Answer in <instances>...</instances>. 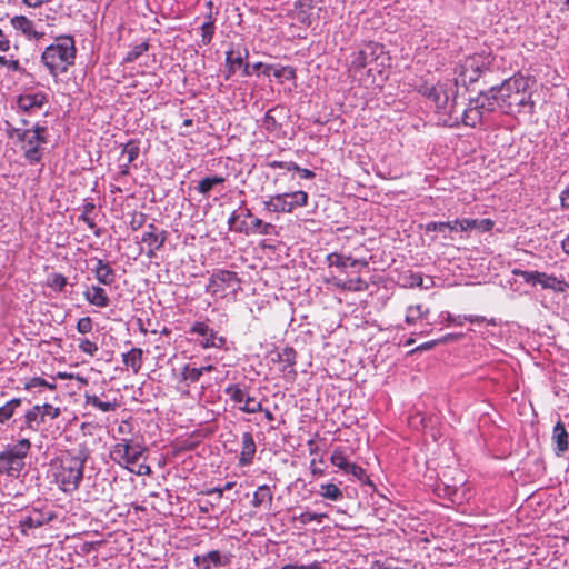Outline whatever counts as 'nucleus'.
<instances>
[{
	"label": "nucleus",
	"mask_w": 569,
	"mask_h": 569,
	"mask_svg": "<svg viewBox=\"0 0 569 569\" xmlns=\"http://www.w3.org/2000/svg\"><path fill=\"white\" fill-rule=\"evenodd\" d=\"M488 91L496 110H500L505 114H516L522 111L533 112L535 103L531 99L528 79L520 74L505 80L500 86L491 87Z\"/></svg>",
	"instance_id": "1"
},
{
	"label": "nucleus",
	"mask_w": 569,
	"mask_h": 569,
	"mask_svg": "<svg viewBox=\"0 0 569 569\" xmlns=\"http://www.w3.org/2000/svg\"><path fill=\"white\" fill-rule=\"evenodd\" d=\"M88 458V449L80 446L78 449L66 451L57 459L54 478L63 492H73L79 488Z\"/></svg>",
	"instance_id": "2"
},
{
	"label": "nucleus",
	"mask_w": 569,
	"mask_h": 569,
	"mask_svg": "<svg viewBox=\"0 0 569 569\" xmlns=\"http://www.w3.org/2000/svg\"><path fill=\"white\" fill-rule=\"evenodd\" d=\"M76 46L71 36L60 38L48 46L41 54V60L49 73L57 77L64 73L74 63Z\"/></svg>",
	"instance_id": "3"
},
{
	"label": "nucleus",
	"mask_w": 569,
	"mask_h": 569,
	"mask_svg": "<svg viewBox=\"0 0 569 569\" xmlns=\"http://www.w3.org/2000/svg\"><path fill=\"white\" fill-rule=\"evenodd\" d=\"M390 58L385 52L382 44L369 42L353 54L351 60L352 70L369 69V72H381L379 67H385Z\"/></svg>",
	"instance_id": "4"
},
{
	"label": "nucleus",
	"mask_w": 569,
	"mask_h": 569,
	"mask_svg": "<svg viewBox=\"0 0 569 569\" xmlns=\"http://www.w3.org/2000/svg\"><path fill=\"white\" fill-rule=\"evenodd\" d=\"M19 142L23 150V156L30 164L40 162L43 154L41 144L48 142L47 128L36 124L32 129H24Z\"/></svg>",
	"instance_id": "5"
},
{
	"label": "nucleus",
	"mask_w": 569,
	"mask_h": 569,
	"mask_svg": "<svg viewBox=\"0 0 569 569\" xmlns=\"http://www.w3.org/2000/svg\"><path fill=\"white\" fill-rule=\"evenodd\" d=\"M30 447L29 439H21L14 446H8L4 451L0 452L2 472L9 477L18 478L24 467L23 459L27 457Z\"/></svg>",
	"instance_id": "6"
},
{
	"label": "nucleus",
	"mask_w": 569,
	"mask_h": 569,
	"mask_svg": "<svg viewBox=\"0 0 569 569\" xmlns=\"http://www.w3.org/2000/svg\"><path fill=\"white\" fill-rule=\"evenodd\" d=\"M308 198V193L302 190L279 193L269 197V199L263 202V207L268 212L289 213L292 212L296 208L307 206Z\"/></svg>",
	"instance_id": "7"
},
{
	"label": "nucleus",
	"mask_w": 569,
	"mask_h": 569,
	"mask_svg": "<svg viewBox=\"0 0 569 569\" xmlns=\"http://www.w3.org/2000/svg\"><path fill=\"white\" fill-rule=\"evenodd\" d=\"M495 111L497 110L489 91L480 92L477 98L470 100L468 108L463 111L462 122L467 127L476 128L487 114Z\"/></svg>",
	"instance_id": "8"
},
{
	"label": "nucleus",
	"mask_w": 569,
	"mask_h": 569,
	"mask_svg": "<svg viewBox=\"0 0 569 569\" xmlns=\"http://www.w3.org/2000/svg\"><path fill=\"white\" fill-rule=\"evenodd\" d=\"M144 450L146 448L139 442L122 440L113 446L110 457L120 466L130 469V466L138 462Z\"/></svg>",
	"instance_id": "9"
},
{
	"label": "nucleus",
	"mask_w": 569,
	"mask_h": 569,
	"mask_svg": "<svg viewBox=\"0 0 569 569\" xmlns=\"http://www.w3.org/2000/svg\"><path fill=\"white\" fill-rule=\"evenodd\" d=\"M515 274L521 277L526 283H539L543 289H550L555 292H566L569 289V283L563 278H557L552 274H547L539 271L515 270Z\"/></svg>",
	"instance_id": "10"
},
{
	"label": "nucleus",
	"mask_w": 569,
	"mask_h": 569,
	"mask_svg": "<svg viewBox=\"0 0 569 569\" xmlns=\"http://www.w3.org/2000/svg\"><path fill=\"white\" fill-rule=\"evenodd\" d=\"M458 80L451 81L448 80L443 83H438L433 90V94L429 97V100L435 103V107L439 111H443L445 113L451 112V108H449L450 100H455L457 94Z\"/></svg>",
	"instance_id": "11"
},
{
	"label": "nucleus",
	"mask_w": 569,
	"mask_h": 569,
	"mask_svg": "<svg viewBox=\"0 0 569 569\" xmlns=\"http://www.w3.org/2000/svg\"><path fill=\"white\" fill-rule=\"evenodd\" d=\"M486 70L485 62L477 57H469L460 64L459 78L456 80L461 81L463 86L476 82Z\"/></svg>",
	"instance_id": "12"
},
{
	"label": "nucleus",
	"mask_w": 569,
	"mask_h": 569,
	"mask_svg": "<svg viewBox=\"0 0 569 569\" xmlns=\"http://www.w3.org/2000/svg\"><path fill=\"white\" fill-rule=\"evenodd\" d=\"M240 279L237 272L219 269L213 271L211 277L209 278V283L207 286V291H211L212 293H217L218 291H223L226 288H230L233 284H238Z\"/></svg>",
	"instance_id": "13"
},
{
	"label": "nucleus",
	"mask_w": 569,
	"mask_h": 569,
	"mask_svg": "<svg viewBox=\"0 0 569 569\" xmlns=\"http://www.w3.org/2000/svg\"><path fill=\"white\" fill-rule=\"evenodd\" d=\"M232 555L221 553L219 550H211L206 555H197L193 562L201 569H212L230 565Z\"/></svg>",
	"instance_id": "14"
},
{
	"label": "nucleus",
	"mask_w": 569,
	"mask_h": 569,
	"mask_svg": "<svg viewBox=\"0 0 569 569\" xmlns=\"http://www.w3.org/2000/svg\"><path fill=\"white\" fill-rule=\"evenodd\" d=\"M48 102L47 93L42 91L22 93L17 98V107L19 111L32 113L41 109Z\"/></svg>",
	"instance_id": "15"
},
{
	"label": "nucleus",
	"mask_w": 569,
	"mask_h": 569,
	"mask_svg": "<svg viewBox=\"0 0 569 569\" xmlns=\"http://www.w3.org/2000/svg\"><path fill=\"white\" fill-rule=\"evenodd\" d=\"M227 73L226 79H230L238 70H241L243 77L251 76L250 64L244 63L243 56L240 51L230 49L226 54Z\"/></svg>",
	"instance_id": "16"
},
{
	"label": "nucleus",
	"mask_w": 569,
	"mask_h": 569,
	"mask_svg": "<svg viewBox=\"0 0 569 569\" xmlns=\"http://www.w3.org/2000/svg\"><path fill=\"white\" fill-rule=\"evenodd\" d=\"M10 23L14 30L20 31L28 39L39 40L42 37V33L36 30L34 22L26 16H14Z\"/></svg>",
	"instance_id": "17"
},
{
	"label": "nucleus",
	"mask_w": 569,
	"mask_h": 569,
	"mask_svg": "<svg viewBox=\"0 0 569 569\" xmlns=\"http://www.w3.org/2000/svg\"><path fill=\"white\" fill-rule=\"evenodd\" d=\"M167 240V231L162 230L160 232L146 231L141 238V241L147 244L148 258H154L156 252L161 249Z\"/></svg>",
	"instance_id": "18"
},
{
	"label": "nucleus",
	"mask_w": 569,
	"mask_h": 569,
	"mask_svg": "<svg viewBox=\"0 0 569 569\" xmlns=\"http://www.w3.org/2000/svg\"><path fill=\"white\" fill-rule=\"evenodd\" d=\"M83 297L90 305L98 308H106L110 303V298L106 290L97 284L87 287L83 291Z\"/></svg>",
	"instance_id": "19"
},
{
	"label": "nucleus",
	"mask_w": 569,
	"mask_h": 569,
	"mask_svg": "<svg viewBox=\"0 0 569 569\" xmlns=\"http://www.w3.org/2000/svg\"><path fill=\"white\" fill-rule=\"evenodd\" d=\"M257 451L256 442L251 432H244L241 440V452L239 456V466L246 467L252 463Z\"/></svg>",
	"instance_id": "20"
},
{
	"label": "nucleus",
	"mask_w": 569,
	"mask_h": 569,
	"mask_svg": "<svg viewBox=\"0 0 569 569\" xmlns=\"http://www.w3.org/2000/svg\"><path fill=\"white\" fill-rule=\"evenodd\" d=\"M53 519L51 512H42L39 509H33L29 516L20 520V526L24 532L27 529L39 528Z\"/></svg>",
	"instance_id": "21"
},
{
	"label": "nucleus",
	"mask_w": 569,
	"mask_h": 569,
	"mask_svg": "<svg viewBox=\"0 0 569 569\" xmlns=\"http://www.w3.org/2000/svg\"><path fill=\"white\" fill-rule=\"evenodd\" d=\"M296 358H297L296 350L292 347H286L280 352H278L277 359H273V361H278L282 365L280 370L284 375H289L292 378H295L297 375L296 369H295Z\"/></svg>",
	"instance_id": "22"
},
{
	"label": "nucleus",
	"mask_w": 569,
	"mask_h": 569,
	"mask_svg": "<svg viewBox=\"0 0 569 569\" xmlns=\"http://www.w3.org/2000/svg\"><path fill=\"white\" fill-rule=\"evenodd\" d=\"M93 273L98 282L104 286H111L116 280L114 270L102 259H96Z\"/></svg>",
	"instance_id": "23"
},
{
	"label": "nucleus",
	"mask_w": 569,
	"mask_h": 569,
	"mask_svg": "<svg viewBox=\"0 0 569 569\" xmlns=\"http://www.w3.org/2000/svg\"><path fill=\"white\" fill-rule=\"evenodd\" d=\"M283 116V108L277 106L267 111L262 119L261 127L268 132H276L281 128V123L279 122V118Z\"/></svg>",
	"instance_id": "24"
},
{
	"label": "nucleus",
	"mask_w": 569,
	"mask_h": 569,
	"mask_svg": "<svg viewBox=\"0 0 569 569\" xmlns=\"http://www.w3.org/2000/svg\"><path fill=\"white\" fill-rule=\"evenodd\" d=\"M552 440L556 443V453L558 456L568 450V432L561 421H558L553 427Z\"/></svg>",
	"instance_id": "25"
},
{
	"label": "nucleus",
	"mask_w": 569,
	"mask_h": 569,
	"mask_svg": "<svg viewBox=\"0 0 569 569\" xmlns=\"http://www.w3.org/2000/svg\"><path fill=\"white\" fill-rule=\"evenodd\" d=\"M262 74L264 76H273L276 79L280 81L292 80L296 78V71L291 67H282V66H273L268 64L263 67Z\"/></svg>",
	"instance_id": "26"
},
{
	"label": "nucleus",
	"mask_w": 569,
	"mask_h": 569,
	"mask_svg": "<svg viewBox=\"0 0 569 569\" xmlns=\"http://www.w3.org/2000/svg\"><path fill=\"white\" fill-rule=\"evenodd\" d=\"M272 499L273 493L270 487L268 485H261L254 491L251 503L254 508H261L262 506L267 505L268 509H270Z\"/></svg>",
	"instance_id": "27"
},
{
	"label": "nucleus",
	"mask_w": 569,
	"mask_h": 569,
	"mask_svg": "<svg viewBox=\"0 0 569 569\" xmlns=\"http://www.w3.org/2000/svg\"><path fill=\"white\" fill-rule=\"evenodd\" d=\"M142 349L132 348L130 351L122 355V361L127 367H130L134 373H138L142 367Z\"/></svg>",
	"instance_id": "28"
},
{
	"label": "nucleus",
	"mask_w": 569,
	"mask_h": 569,
	"mask_svg": "<svg viewBox=\"0 0 569 569\" xmlns=\"http://www.w3.org/2000/svg\"><path fill=\"white\" fill-rule=\"evenodd\" d=\"M44 422H46V420L43 418L40 405L33 406L24 415V423L28 429L36 431V430H38V427Z\"/></svg>",
	"instance_id": "29"
},
{
	"label": "nucleus",
	"mask_w": 569,
	"mask_h": 569,
	"mask_svg": "<svg viewBox=\"0 0 569 569\" xmlns=\"http://www.w3.org/2000/svg\"><path fill=\"white\" fill-rule=\"evenodd\" d=\"M226 182V178L222 176H212V177H204L201 179L196 187V190L204 196L209 197L210 191L218 184H223Z\"/></svg>",
	"instance_id": "30"
},
{
	"label": "nucleus",
	"mask_w": 569,
	"mask_h": 569,
	"mask_svg": "<svg viewBox=\"0 0 569 569\" xmlns=\"http://www.w3.org/2000/svg\"><path fill=\"white\" fill-rule=\"evenodd\" d=\"M429 315V309L422 305H411L407 308L406 322L415 325L418 320L425 319Z\"/></svg>",
	"instance_id": "31"
},
{
	"label": "nucleus",
	"mask_w": 569,
	"mask_h": 569,
	"mask_svg": "<svg viewBox=\"0 0 569 569\" xmlns=\"http://www.w3.org/2000/svg\"><path fill=\"white\" fill-rule=\"evenodd\" d=\"M327 262L330 267L346 268L348 264L355 267L359 263L358 260L352 259L350 256H343L337 252L327 256Z\"/></svg>",
	"instance_id": "32"
},
{
	"label": "nucleus",
	"mask_w": 569,
	"mask_h": 569,
	"mask_svg": "<svg viewBox=\"0 0 569 569\" xmlns=\"http://www.w3.org/2000/svg\"><path fill=\"white\" fill-rule=\"evenodd\" d=\"M22 403V400L20 398H13L6 402L2 407H0V423H6L9 421L17 408H19Z\"/></svg>",
	"instance_id": "33"
},
{
	"label": "nucleus",
	"mask_w": 569,
	"mask_h": 569,
	"mask_svg": "<svg viewBox=\"0 0 569 569\" xmlns=\"http://www.w3.org/2000/svg\"><path fill=\"white\" fill-rule=\"evenodd\" d=\"M319 493L331 501H339L343 498L341 489L335 483H321Z\"/></svg>",
	"instance_id": "34"
},
{
	"label": "nucleus",
	"mask_w": 569,
	"mask_h": 569,
	"mask_svg": "<svg viewBox=\"0 0 569 569\" xmlns=\"http://www.w3.org/2000/svg\"><path fill=\"white\" fill-rule=\"evenodd\" d=\"M86 402L102 412L112 411L117 407V403L102 401L97 395H86Z\"/></svg>",
	"instance_id": "35"
},
{
	"label": "nucleus",
	"mask_w": 569,
	"mask_h": 569,
	"mask_svg": "<svg viewBox=\"0 0 569 569\" xmlns=\"http://www.w3.org/2000/svg\"><path fill=\"white\" fill-rule=\"evenodd\" d=\"M139 153V143L134 140H130L123 146L121 157L126 158L124 162L131 164L138 158Z\"/></svg>",
	"instance_id": "36"
},
{
	"label": "nucleus",
	"mask_w": 569,
	"mask_h": 569,
	"mask_svg": "<svg viewBox=\"0 0 569 569\" xmlns=\"http://www.w3.org/2000/svg\"><path fill=\"white\" fill-rule=\"evenodd\" d=\"M276 227L272 223L263 222L260 218H254L251 222L250 232L263 236H270L274 232Z\"/></svg>",
	"instance_id": "37"
},
{
	"label": "nucleus",
	"mask_w": 569,
	"mask_h": 569,
	"mask_svg": "<svg viewBox=\"0 0 569 569\" xmlns=\"http://www.w3.org/2000/svg\"><path fill=\"white\" fill-rule=\"evenodd\" d=\"M224 392L234 403H242L248 395L238 383L229 385L226 387Z\"/></svg>",
	"instance_id": "38"
},
{
	"label": "nucleus",
	"mask_w": 569,
	"mask_h": 569,
	"mask_svg": "<svg viewBox=\"0 0 569 569\" xmlns=\"http://www.w3.org/2000/svg\"><path fill=\"white\" fill-rule=\"evenodd\" d=\"M38 387L47 388L49 390H56L57 389V385L54 382H49V381H47L46 379H43L41 377H33V378L28 379L24 382L23 389L24 390H32L33 388H38Z\"/></svg>",
	"instance_id": "39"
},
{
	"label": "nucleus",
	"mask_w": 569,
	"mask_h": 569,
	"mask_svg": "<svg viewBox=\"0 0 569 569\" xmlns=\"http://www.w3.org/2000/svg\"><path fill=\"white\" fill-rule=\"evenodd\" d=\"M214 20L211 16H209L208 21L201 26V42L203 44H209L211 42L214 34Z\"/></svg>",
	"instance_id": "40"
},
{
	"label": "nucleus",
	"mask_w": 569,
	"mask_h": 569,
	"mask_svg": "<svg viewBox=\"0 0 569 569\" xmlns=\"http://www.w3.org/2000/svg\"><path fill=\"white\" fill-rule=\"evenodd\" d=\"M243 406H240L239 409L246 413H256L262 411L261 402L257 401L254 397L246 396Z\"/></svg>",
	"instance_id": "41"
},
{
	"label": "nucleus",
	"mask_w": 569,
	"mask_h": 569,
	"mask_svg": "<svg viewBox=\"0 0 569 569\" xmlns=\"http://www.w3.org/2000/svg\"><path fill=\"white\" fill-rule=\"evenodd\" d=\"M330 460L333 466L338 467L339 469H341L343 471H346V469L350 465L343 450H341L340 448H337L333 450Z\"/></svg>",
	"instance_id": "42"
},
{
	"label": "nucleus",
	"mask_w": 569,
	"mask_h": 569,
	"mask_svg": "<svg viewBox=\"0 0 569 569\" xmlns=\"http://www.w3.org/2000/svg\"><path fill=\"white\" fill-rule=\"evenodd\" d=\"M190 332L203 337V340L211 338V333H216L212 328L202 321L194 322L190 329Z\"/></svg>",
	"instance_id": "43"
},
{
	"label": "nucleus",
	"mask_w": 569,
	"mask_h": 569,
	"mask_svg": "<svg viewBox=\"0 0 569 569\" xmlns=\"http://www.w3.org/2000/svg\"><path fill=\"white\" fill-rule=\"evenodd\" d=\"M182 380L189 381L191 383L199 381L201 375V370L199 368L190 367L189 365H186L181 372Z\"/></svg>",
	"instance_id": "44"
},
{
	"label": "nucleus",
	"mask_w": 569,
	"mask_h": 569,
	"mask_svg": "<svg viewBox=\"0 0 569 569\" xmlns=\"http://www.w3.org/2000/svg\"><path fill=\"white\" fill-rule=\"evenodd\" d=\"M226 342H227L226 338L218 337L217 332H216V333H211V338H207L206 340H202L200 342V345L204 349H208V348H219L220 349V348H223Z\"/></svg>",
	"instance_id": "45"
},
{
	"label": "nucleus",
	"mask_w": 569,
	"mask_h": 569,
	"mask_svg": "<svg viewBox=\"0 0 569 569\" xmlns=\"http://www.w3.org/2000/svg\"><path fill=\"white\" fill-rule=\"evenodd\" d=\"M149 48L147 42H141L136 44L126 56L124 62H133L137 60L142 53H144Z\"/></svg>",
	"instance_id": "46"
},
{
	"label": "nucleus",
	"mask_w": 569,
	"mask_h": 569,
	"mask_svg": "<svg viewBox=\"0 0 569 569\" xmlns=\"http://www.w3.org/2000/svg\"><path fill=\"white\" fill-rule=\"evenodd\" d=\"M78 348L80 349V351L91 357H93L98 351L97 343L87 338L78 339Z\"/></svg>",
	"instance_id": "47"
},
{
	"label": "nucleus",
	"mask_w": 569,
	"mask_h": 569,
	"mask_svg": "<svg viewBox=\"0 0 569 569\" xmlns=\"http://www.w3.org/2000/svg\"><path fill=\"white\" fill-rule=\"evenodd\" d=\"M341 287L349 291H362L367 289L368 284L361 278L349 279L345 281Z\"/></svg>",
	"instance_id": "48"
},
{
	"label": "nucleus",
	"mask_w": 569,
	"mask_h": 569,
	"mask_svg": "<svg viewBox=\"0 0 569 569\" xmlns=\"http://www.w3.org/2000/svg\"><path fill=\"white\" fill-rule=\"evenodd\" d=\"M93 210H94V204L92 202H87L83 204L82 214L79 217V219L82 220L83 222H86L87 226L92 230L96 228V222L92 218L89 217V214Z\"/></svg>",
	"instance_id": "49"
},
{
	"label": "nucleus",
	"mask_w": 569,
	"mask_h": 569,
	"mask_svg": "<svg viewBox=\"0 0 569 569\" xmlns=\"http://www.w3.org/2000/svg\"><path fill=\"white\" fill-rule=\"evenodd\" d=\"M49 286L53 288L57 291H63L64 287L67 286V278L61 273H53L49 278Z\"/></svg>",
	"instance_id": "50"
},
{
	"label": "nucleus",
	"mask_w": 569,
	"mask_h": 569,
	"mask_svg": "<svg viewBox=\"0 0 569 569\" xmlns=\"http://www.w3.org/2000/svg\"><path fill=\"white\" fill-rule=\"evenodd\" d=\"M328 516L326 513H316V512H309V511H306V512H302L301 515H299L298 517V520L302 523V525H307L311 521H318V522H321L323 518H327Z\"/></svg>",
	"instance_id": "51"
},
{
	"label": "nucleus",
	"mask_w": 569,
	"mask_h": 569,
	"mask_svg": "<svg viewBox=\"0 0 569 569\" xmlns=\"http://www.w3.org/2000/svg\"><path fill=\"white\" fill-rule=\"evenodd\" d=\"M40 408L42 410L44 420L47 418L53 420V419H57L61 415L60 408L53 407L50 403H44V405L40 406Z\"/></svg>",
	"instance_id": "52"
},
{
	"label": "nucleus",
	"mask_w": 569,
	"mask_h": 569,
	"mask_svg": "<svg viewBox=\"0 0 569 569\" xmlns=\"http://www.w3.org/2000/svg\"><path fill=\"white\" fill-rule=\"evenodd\" d=\"M92 327V319L90 317H83L78 320L76 328L79 333L86 335L91 332Z\"/></svg>",
	"instance_id": "53"
},
{
	"label": "nucleus",
	"mask_w": 569,
	"mask_h": 569,
	"mask_svg": "<svg viewBox=\"0 0 569 569\" xmlns=\"http://www.w3.org/2000/svg\"><path fill=\"white\" fill-rule=\"evenodd\" d=\"M318 0H298L297 7L300 9L299 14L302 16V19L308 16L309 10L315 8Z\"/></svg>",
	"instance_id": "54"
},
{
	"label": "nucleus",
	"mask_w": 569,
	"mask_h": 569,
	"mask_svg": "<svg viewBox=\"0 0 569 569\" xmlns=\"http://www.w3.org/2000/svg\"><path fill=\"white\" fill-rule=\"evenodd\" d=\"M345 472L352 475L360 481H363V479L367 478L365 469L352 462H350L349 467L346 469Z\"/></svg>",
	"instance_id": "55"
},
{
	"label": "nucleus",
	"mask_w": 569,
	"mask_h": 569,
	"mask_svg": "<svg viewBox=\"0 0 569 569\" xmlns=\"http://www.w3.org/2000/svg\"><path fill=\"white\" fill-rule=\"evenodd\" d=\"M6 133L10 139H17L20 141L24 129L16 128L10 122L6 121Z\"/></svg>",
	"instance_id": "56"
},
{
	"label": "nucleus",
	"mask_w": 569,
	"mask_h": 569,
	"mask_svg": "<svg viewBox=\"0 0 569 569\" xmlns=\"http://www.w3.org/2000/svg\"><path fill=\"white\" fill-rule=\"evenodd\" d=\"M478 219H457L455 220V224H459L460 231H468L471 229H477Z\"/></svg>",
	"instance_id": "57"
},
{
	"label": "nucleus",
	"mask_w": 569,
	"mask_h": 569,
	"mask_svg": "<svg viewBox=\"0 0 569 569\" xmlns=\"http://www.w3.org/2000/svg\"><path fill=\"white\" fill-rule=\"evenodd\" d=\"M440 318H442L448 323H455L457 326H462L465 323L463 316H452L448 311L441 312Z\"/></svg>",
	"instance_id": "58"
},
{
	"label": "nucleus",
	"mask_w": 569,
	"mask_h": 569,
	"mask_svg": "<svg viewBox=\"0 0 569 569\" xmlns=\"http://www.w3.org/2000/svg\"><path fill=\"white\" fill-rule=\"evenodd\" d=\"M463 320L468 321L470 323H483L487 322L488 325L496 326V320L493 318L487 320L483 316H463Z\"/></svg>",
	"instance_id": "59"
},
{
	"label": "nucleus",
	"mask_w": 569,
	"mask_h": 569,
	"mask_svg": "<svg viewBox=\"0 0 569 569\" xmlns=\"http://www.w3.org/2000/svg\"><path fill=\"white\" fill-rule=\"evenodd\" d=\"M0 66L7 67L12 71H20V62L18 60H9L4 56H0Z\"/></svg>",
	"instance_id": "60"
},
{
	"label": "nucleus",
	"mask_w": 569,
	"mask_h": 569,
	"mask_svg": "<svg viewBox=\"0 0 569 569\" xmlns=\"http://www.w3.org/2000/svg\"><path fill=\"white\" fill-rule=\"evenodd\" d=\"M146 221V216L143 213H136L130 221V227L132 230L140 229Z\"/></svg>",
	"instance_id": "61"
},
{
	"label": "nucleus",
	"mask_w": 569,
	"mask_h": 569,
	"mask_svg": "<svg viewBox=\"0 0 569 569\" xmlns=\"http://www.w3.org/2000/svg\"><path fill=\"white\" fill-rule=\"evenodd\" d=\"M438 345H439V340L438 339L430 340L428 342L419 345L410 353H415V352H418V351H426V350L432 349L433 347H436Z\"/></svg>",
	"instance_id": "62"
},
{
	"label": "nucleus",
	"mask_w": 569,
	"mask_h": 569,
	"mask_svg": "<svg viewBox=\"0 0 569 569\" xmlns=\"http://www.w3.org/2000/svg\"><path fill=\"white\" fill-rule=\"evenodd\" d=\"M437 84H430V83H423L419 87L418 91L419 93H421L423 97L428 98L431 97L433 93V90L436 88Z\"/></svg>",
	"instance_id": "63"
},
{
	"label": "nucleus",
	"mask_w": 569,
	"mask_h": 569,
	"mask_svg": "<svg viewBox=\"0 0 569 569\" xmlns=\"http://www.w3.org/2000/svg\"><path fill=\"white\" fill-rule=\"evenodd\" d=\"M292 170L297 171L300 174V178H302V179H311V178L315 177V173L311 170L305 169V168H300L296 163L292 167Z\"/></svg>",
	"instance_id": "64"
}]
</instances>
